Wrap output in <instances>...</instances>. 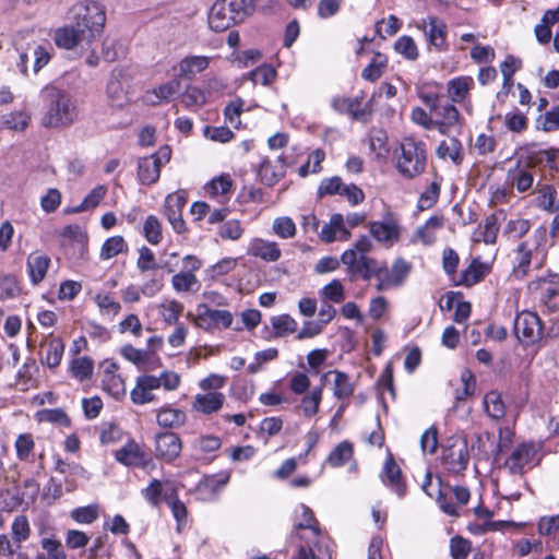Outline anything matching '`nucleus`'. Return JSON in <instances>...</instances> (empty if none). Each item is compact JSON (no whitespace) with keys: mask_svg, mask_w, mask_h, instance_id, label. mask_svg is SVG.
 <instances>
[{"mask_svg":"<svg viewBox=\"0 0 559 559\" xmlns=\"http://www.w3.org/2000/svg\"><path fill=\"white\" fill-rule=\"evenodd\" d=\"M254 11L253 0H216L209 12V26L224 32L243 22Z\"/></svg>","mask_w":559,"mask_h":559,"instance_id":"1","label":"nucleus"},{"mask_svg":"<svg viewBox=\"0 0 559 559\" xmlns=\"http://www.w3.org/2000/svg\"><path fill=\"white\" fill-rule=\"evenodd\" d=\"M419 97L433 117L435 129L447 136L451 132L461 134L464 119L452 103L436 93H421Z\"/></svg>","mask_w":559,"mask_h":559,"instance_id":"2","label":"nucleus"},{"mask_svg":"<svg viewBox=\"0 0 559 559\" xmlns=\"http://www.w3.org/2000/svg\"><path fill=\"white\" fill-rule=\"evenodd\" d=\"M69 19L81 29L83 35L95 41L104 32L106 11L98 2L85 0L71 8Z\"/></svg>","mask_w":559,"mask_h":559,"instance_id":"3","label":"nucleus"},{"mask_svg":"<svg viewBox=\"0 0 559 559\" xmlns=\"http://www.w3.org/2000/svg\"><path fill=\"white\" fill-rule=\"evenodd\" d=\"M49 108L43 118L46 128H67L78 118L75 99L67 92L58 88H48Z\"/></svg>","mask_w":559,"mask_h":559,"instance_id":"4","label":"nucleus"},{"mask_svg":"<svg viewBox=\"0 0 559 559\" xmlns=\"http://www.w3.org/2000/svg\"><path fill=\"white\" fill-rule=\"evenodd\" d=\"M14 46L19 56L16 67L24 75H27L29 68L33 73H38L51 59L50 50L29 34H17Z\"/></svg>","mask_w":559,"mask_h":559,"instance_id":"5","label":"nucleus"},{"mask_svg":"<svg viewBox=\"0 0 559 559\" xmlns=\"http://www.w3.org/2000/svg\"><path fill=\"white\" fill-rule=\"evenodd\" d=\"M397 170L406 178H414L425 171L427 148L425 142L414 136L404 138L400 144Z\"/></svg>","mask_w":559,"mask_h":559,"instance_id":"6","label":"nucleus"},{"mask_svg":"<svg viewBox=\"0 0 559 559\" xmlns=\"http://www.w3.org/2000/svg\"><path fill=\"white\" fill-rule=\"evenodd\" d=\"M372 243L369 237L361 236L356 240L353 248L344 251L341 257L343 264L347 265V271L352 281L361 277L369 281L370 270L376 265L377 261L367 257L371 250Z\"/></svg>","mask_w":559,"mask_h":559,"instance_id":"7","label":"nucleus"},{"mask_svg":"<svg viewBox=\"0 0 559 559\" xmlns=\"http://www.w3.org/2000/svg\"><path fill=\"white\" fill-rule=\"evenodd\" d=\"M412 271V264L403 258L394 260L392 266L389 269L384 265H379L378 262L370 270L369 281L376 277V289L378 292L388 290L392 287H400L404 284Z\"/></svg>","mask_w":559,"mask_h":559,"instance_id":"8","label":"nucleus"},{"mask_svg":"<svg viewBox=\"0 0 559 559\" xmlns=\"http://www.w3.org/2000/svg\"><path fill=\"white\" fill-rule=\"evenodd\" d=\"M171 158V148L163 145L152 155L138 159V179L140 183L151 186L158 181L160 169Z\"/></svg>","mask_w":559,"mask_h":559,"instance_id":"9","label":"nucleus"},{"mask_svg":"<svg viewBox=\"0 0 559 559\" xmlns=\"http://www.w3.org/2000/svg\"><path fill=\"white\" fill-rule=\"evenodd\" d=\"M442 461L452 473L459 474L465 471L469 462L466 438L457 435L450 437L443 449Z\"/></svg>","mask_w":559,"mask_h":559,"instance_id":"10","label":"nucleus"},{"mask_svg":"<svg viewBox=\"0 0 559 559\" xmlns=\"http://www.w3.org/2000/svg\"><path fill=\"white\" fill-rule=\"evenodd\" d=\"M513 331L520 343L524 345L534 344L540 340L543 334L540 319L531 311L518 313L514 319Z\"/></svg>","mask_w":559,"mask_h":559,"instance_id":"11","label":"nucleus"},{"mask_svg":"<svg viewBox=\"0 0 559 559\" xmlns=\"http://www.w3.org/2000/svg\"><path fill=\"white\" fill-rule=\"evenodd\" d=\"M52 38L57 47L67 50L76 47H90L94 43L88 36L83 35L72 21H70V24L56 28Z\"/></svg>","mask_w":559,"mask_h":559,"instance_id":"12","label":"nucleus"},{"mask_svg":"<svg viewBox=\"0 0 559 559\" xmlns=\"http://www.w3.org/2000/svg\"><path fill=\"white\" fill-rule=\"evenodd\" d=\"M233 320L234 317L230 311L212 309L202 305L199 306L195 324L205 331H213L218 328H230Z\"/></svg>","mask_w":559,"mask_h":559,"instance_id":"13","label":"nucleus"},{"mask_svg":"<svg viewBox=\"0 0 559 559\" xmlns=\"http://www.w3.org/2000/svg\"><path fill=\"white\" fill-rule=\"evenodd\" d=\"M182 449V443L178 435L174 432H160L155 437V454L157 459L165 462L176 460Z\"/></svg>","mask_w":559,"mask_h":559,"instance_id":"14","label":"nucleus"},{"mask_svg":"<svg viewBox=\"0 0 559 559\" xmlns=\"http://www.w3.org/2000/svg\"><path fill=\"white\" fill-rule=\"evenodd\" d=\"M158 389L156 376L142 374L136 378L134 388L130 392L131 401L136 405H143L155 401L154 391Z\"/></svg>","mask_w":559,"mask_h":559,"instance_id":"15","label":"nucleus"},{"mask_svg":"<svg viewBox=\"0 0 559 559\" xmlns=\"http://www.w3.org/2000/svg\"><path fill=\"white\" fill-rule=\"evenodd\" d=\"M40 360L49 368L60 365L63 356L64 344L60 337L47 335L40 343Z\"/></svg>","mask_w":559,"mask_h":559,"instance_id":"16","label":"nucleus"},{"mask_svg":"<svg viewBox=\"0 0 559 559\" xmlns=\"http://www.w3.org/2000/svg\"><path fill=\"white\" fill-rule=\"evenodd\" d=\"M248 254L265 262H277L282 257V250L275 241L253 238L248 246Z\"/></svg>","mask_w":559,"mask_h":559,"instance_id":"17","label":"nucleus"},{"mask_svg":"<svg viewBox=\"0 0 559 559\" xmlns=\"http://www.w3.org/2000/svg\"><path fill=\"white\" fill-rule=\"evenodd\" d=\"M226 396L218 391L199 393L194 396L192 409L203 415L217 413L224 405Z\"/></svg>","mask_w":559,"mask_h":559,"instance_id":"18","label":"nucleus"},{"mask_svg":"<svg viewBox=\"0 0 559 559\" xmlns=\"http://www.w3.org/2000/svg\"><path fill=\"white\" fill-rule=\"evenodd\" d=\"M210 64V58L206 56H189L179 61L174 67V71L180 79L191 80L198 73L204 71Z\"/></svg>","mask_w":559,"mask_h":559,"instance_id":"19","label":"nucleus"},{"mask_svg":"<svg viewBox=\"0 0 559 559\" xmlns=\"http://www.w3.org/2000/svg\"><path fill=\"white\" fill-rule=\"evenodd\" d=\"M534 455V449L528 443L519 444L504 462V467L513 475L523 473Z\"/></svg>","mask_w":559,"mask_h":559,"instance_id":"20","label":"nucleus"},{"mask_svg":"<svg viewBox=\"0 0 559 559\" xmlns=\"http://www.w3.org/2000/svg\"><path fill=\"white\" fill-rule=\"evenodd\" d=\"M350 231L345 227L344 217L341 214L332 215L330 222L325 224L320 233L321 239L326 242L335 240L345 241L350 238Z\"/></svg>","mask_w":559,"mask_h":559,"instance_id":"21","label":"nucleus"},{"mask_svg":"<svg viewBox=\"0 0 559 559\" xmlns=\"http://www.w3.org/2000/svg\"><path fill=\"white\" fill-rule=\"evenodd\" d=\"M383 483L389 486L400 498L406 495V484L402 477V471L392 456H389L383 466Z\"/></svg>","mask_w":559,"mask_h":559,"instance_id":"22","label":"nucleus"},{"mask_svg":"<svg viewBox=\"0 0 559 559\" xmlns=\"http://www.w3.org/2000/svg\"><path fill=\"white\" fill-rule=\"evenodd\" d=\"M528 288L532 292L539 290L540 301L549 311L556 312L559 310V288L544 278L532 282Z\"/></svg>","mask_w":559,"mask_h":559,"instance_id":"23","label":"nucleus"},{"mask_svg":"<svg viewBox=\"0 0 559 559\" xmlns=\"http://www.w3.org/2000/svg\"><path fill=\"white\" fill-rule=\"evenodd\" d=\"M424 31L430 45L435 46L438 50H447L448 46L445 43L447 37V25L437 16H430L428 21V29L426 28V22L424 21Z\"/></svg>","mask_w":559,"mask_h":559,"instance_id":"24","label":"nucleus"},{"mask_svg":"<svg viewBox=\"0 0 559 559\" xmlns=\"http://www.w3.org/2000/svg\"><path fill=\"white\" fill-rule=\"evenodd\" d=\"M60 237L63 247H73L81 253L84 251L88 239L86 231L79 225H68L63 227Z\"/></svg>","mask_w":559,"mask_h":559,"instance_id":"25","label":"nucleus"},{"mask_svg":"<svg viewBox=\"0 0 559 559\" xmlns=\"http://www.w3.org/2000/svg\"><path fill=\"white\" fill-rule=\"evenodd\" d=\"M233 180L228 175H221L214 178L211 182H209L205 187V193L212 198L217 200L218 202H224L228 200L231 193Z\"/></svg>","mask_w":559,"mask_h":559,"instance_id":"26","label":"nucleus"},{"mask_svg":"<svg viewBox=\"0 0 559 559\" xmlns=\"http://www.w3.org/2000/svg\"><path fill=\"white\" fill-rule=\"evenodd\" d=\"M323 384L333 383L334 394L338 399H344L353 393V385L348 380V377L340 371H329L321 377Z\"/></svg>","mask_w":559,"mask_h":559,"instance_id":"27","label":"nucleus"},{"mask_svg":"<svg viewBox=\"0 0 559 559\" xmlns=\"http://www.w3.org/2000/svg\"><path fill=\"white\" fill-rule=\"evenodd\" d=\"M50 265V259L47 255L32 253L27 258V270L31 282L38 285L46 276Z\"/></svg>","mask_w":559,"mask_h":559,"instance_id":"28","label":"nucleus"},{"mask_svg":"<svg viewBox=\"0 0 559 559\" xmlns=\"http://www.w3.org/2000/svg\"><path fill=\"white\" fill-rule=\"evenodd\" d=\"M488 271L489 267L487 264L480 262L478 259H474L469 266L461 272L460 280L456 285H463L466 287L473 286L481 281Z\"/></svg>","mask_w":559,"mask_h":559,"instance_id":"29","label":"nucleus"},{"mask_svg":"<svg viewBox=\"0 0 559 559\" xmlns=\"http://www.w3.org/2000/svg\"><path fill=\"white\" fill-rule=\"evenodd\" d=\"M156 420L160 427L177 428L186 423L187 415L181 409L165 406L157 411Z\"/></svg>","mask_w":559,"mask_h":559,"instance_id":"30","label":"nucleus"},{"mask_svg":"<svg viewBox=\"0 0 559 559\" xmlns=\"http://www.w3.org/2000/svg\"><path fill=\"white\" fill-rule=\"evenodd\" d=\"M436 154L439 158L450 157L455 164L463 162V145L456 136H450V143L441 141L437 147Z\"/></svg>","mask_w":559,"mask_h":559,"instance_id":"31","label":"nucleus"},{"mask_svg":"<svg viewBox=\"0 0 559 559\" xmlns=\"http://www.w3.org/2000/svg\"><path fill=\"white\" fill-rule=\"evenodd\" d=\"M474 85L471 76L455 78L448 83V94L452 103H461L468 95Z\"/></svg>","mask_w":559,"mask_h":559,"instance_id":"32","label":"nucleus"},{"mask_svg":"<svg viewBox=\"0 0 559 559\" xmlns=\"http://www.w3.org/2000/svg\"><path fill=\"white\" fill-rule=\"evenodd\" d=\"M171 287L177 293H195L199 290L201 284L195 276L191 272H178L171 276L170 280Z\"/></svg>","mask_w":559,"mask_h":559,"instance_id":"33","label":"nucleus"},{"mask_svg":"<svg viewBox=\"0 0 559 559\" xmlns=\"http://www.w3.org/2000/svg\"><path fill=\"white\" fill-rule=\"evenodd\" d=\"M370 233L380 242H392L399 239V228L393 221L371 223Z\"/></svg>","mask_w":559,"mask_h":559,"instance_id":"34","label":"nucleus"},{"mask_svg":"<svg viewBox=\"0 0 559 559\" xmlns=\"http://www.w3.org/2000/svg\"><path fill=\"white\" fill-rule=\"evenodd\" d=\"M508 179L515 186L519 192H525L533 186L534 177L528 167H522L520 163L508 171Z\"/></svg>","mask_w":559,"mask_h":559,"instance_id":"35","label":"nucleus"},{"mask_svg":"<svg viewBox=\"0 0 559 559\" xmlns=\"http://www.w3.org/2000/svg\"><path fill=\"white\" fill-rule=\"evenodd\" d=\"M259 176L265 185L272 186L284 176V166L280 159L273 164L270 159L265 158L260 164Z\"/></svg>","mask_w":559,"mask_h":559,"instance_id":"36","label":"nucleus"},{"mask_svg":"<svg viewBox=\"0 0 559 559\" xmlns=\"http://www.w3.org/2000/svg\"><path fill=\"white\" fill-rule=\"evenodd\" d=\"M183 311V305L175 299H166L158 305V313L162 320L168 324H179V318Z\"/></svg>","mask_w":559,"mask_h":559,"instance_id":"37","label":"nucleus"},{"mask_svg":"<svg viewBox=\"0 0 559 559\" xmlns=\"http://www.w3.org/2000/svg\"><path fill=\"white\" fill-rule=\"evenodd\" d=\"M115 457L118 462L127 466H138L143 462L141 450L135 443H128L120 450L116 451Z\"/></svg>","mask_w":559,"mask_h":559,"instance_id":"38","label":"nucleus"},{"mask_svg":"<svg viewBox=\"0 0 559 559\" xmlns=\"http://www.w3.org/2000/svg\"><path fill=\"white\" fill-rule=\"evenodd\" d=\"M128 250V245L122 236H114L105 240L100 248V260H109Z\"/></svg>","mask_w":559,"mask_h":559,"instance_id":"39","label":"nucleus"},{"mask_svg":"<svg viewBox=\"0 0 559 559\" xmlns=\"http://www.w3.org/2000/svg\"><path fill=\"white\" fill-rule=\"evenodd\" d=\"M94 370L93 360L86 356L73 358L70 365V373L79 381L87 380Z\"/></svg>","mask_w":559,"mask_h":559,"instance_id":"40","label":"nucleus"},{"mask_svg":"<svg viewBox=\"0 0 559 559\" xmlns=\"http://www.w3.org/2000/svg\"><path fill=\"white\" fill-rule=\"evenodd\" d=\"M484 406L487 415L492 419H501L506 415V407L499 393L491 391L484 397Z\"/></svg>","mask_w":559,"mask_h":559,"instance_id":"41","label":"nucleus"},{"mask_svg":"<svg viewBox=\"0 0 559 559\" xmlns=\"http://www.w3.org/2000/svg\"><path fill=\"white\" fill-rule=\"evenodd\" d=\"M353 444L348 441H343L331 451L326 463L333 467L342 466L353 456Z\"/></svg>","mask_w":559,"mask_h":559,"instance_id":"42","label":"nucleus"},{"mask_svg":"<svg viewBox=\"0 0 559 559\" xmlns=\"http://www.w3.org/2000/svg\"><path fill=\"white\" fill-rule=\"evenodd\" d=\"M271 325L276 337H284L297 330L296 320L289 314H281L271 318Z\"/></svg>","mask_w":559,"mask_h":559,"instance_id":"43","label":"nucleus"},{"mask_svg":"<svg viewBox=\"0 0 559 559\" xmlns=\"http://www.w3.org/2000/svg\"><path fill=\"white\" fill-rule=\"evenodd\" d=\"M143 234L145 239L153 246H157L162 242V223L156 216L150 215L146 217L143 225Z\"/></svg>","mask_w":559,"mask_h":559,"instance_id":"44","label":"nucleus"},{"mask_svg":"<svg viewBox=\"0 0 559 559\" xmlns=\"http://www.w3.org/2000/svg\"><path fill=\"white\" fill-rule=\"evenodd\" d=\"M43 552L37 559H67L61 543L56 538H43L40 542Z\"/></svg>","mask_w":559,"mask_h":559,"instance_id":"45","label":"nucleus"},{"mask_svg":"<svg viewBox=\"0 0 559 559\" xmlns=\"http://www.w3.org/2000/svg\"><path fill=\"white\" fill-rule=\"evenodd\" d=\"M13 544L21 548V544L25 542L31 534L28 520L25 515H19L14 519L11 525Z\"/></svg>","mask_w":559,"mask_h":559,"instance_id":"46","label":"nucleus"},{"mask_svg":"<svg viewBox=\"0 0 559 559\" xmlns=\"http://www.w3.org/2000/svg\"><path fill=\"white\" fill-rule=\"evenodd\" d=\"M272 231L282 239H290L296 235V225L288 216L276 217L272 223Z\"/></svg>","mask_w":559,"mask_h":559,"instance_id":"47","label":"nucleus"},{"mask_svg":"<svg viewBox=\"0 0 559 559\" xmlns=\"http://www.w3.org/2000/svg\"><path fill=\"white\" fill-rule=\"evenodd\" d=\"M16 457L21 461H27L35 449V441L31 433H21L17 436L15 443Z\"/></svg>","mask_w":559,"mask_h":559,"instance_id":"48","label":"nucleus"},{"mask_svg":"<svg viewBox=\"0 0 559 559\" xmlns=\"http://www.w3.org/2000/svg\"><path fill=\"white\" fill-rule=\"evenodd\" d=\"M300 510L302 518L296 523L297 535L300 539H306V534L314 535L312 510L304 504L300 506Z\"/></svg>","mask_w":559,"mask_h":559,"instance_id":"49","label":"nucleus"},{"mask_svg":"<svg viewBox=\"0 0 559 559\" xmlns=\"http://www.w3.org/2000/svg\"><path fill=\"white\" fill-rule=\"evenodd\" d=\"M187 203V193L183 190H178L167 195L165 200L164 213L169 214H182V211Z\"/></svg>","mask_w":559,"mask_h":559,"instance_id":"50","label":"nucleus"},{"mask_svg":"<svg viewBox=\"0 0 559 559\" xmlns=\"http://www.w3.org/2000/svg\"><path fill=\"white\" fill-rule=\"evenodd\" d=\"M180 78L175 73V78L153 90V94L155 97L160 100H170L175 95H177L180 91Z\"/></svg>","mask_w":559,"mask_h":559,"instance_id":"51","label":"nucleus"},{"mask_svg":"<svg viewBox=\"0 0 559 559\" xmlns=\"http://www.w3.org/2000/svg\"><path fill=\"white\" fill-rule=\"evenodd\" d=\"M31 116L23 111H13L3 116V126L13 131H23L27 128Z\"/></svg>","mask_w":559,"mask_h":559,"instance_id":"52","label":"nucleus"},{"mask_svg":"<svg viewBox=\"0 0 559 559\" xmlns=\"http://www.w3.org/2000/svg\"><path fill=\"white\" fill-rule=\"evenodd\" d=\"M21 287L14 276L0 273V301L19 296Z\"/></svg>","mask_w":559,"mask_h":559,"instance_id":"53","label":"nucleus"},{"mask_svg":"<svg viewBox=\"0 0 559 559\" xmlns=\"http://www.w3.org/2000/svg\"><path fill=\"white\" fill-rule=\"evenodd\" d=\"M518 252V265L513 269V274L518 278H522L526 275L528 266L531 264L532 252L527 248L526 242H521L516 249Z\"/></svg>","mask_w":559,"mask_h":559,"instance_id":"54","label":"nucleus"},{"mask_svg":"<svg viewBox=\"0 0 559 559\" xmlns=\"http://www.w3.org/2000/svg\"><path fill=\"white\" fill-rule=\"evenodd\" d=\"M163 484L158 479H152L147 487L143 488L141 493L143 498L153 507H159L163 500Z\"/></svg>","mask_w":559,"mask_h":559,"instance_id":"55","label":"nucleus"},{"mask_svg":"<svg viewBox=\"0 0 559 559\" xmlns=\"http://www.w3.org/2000/svg\"><path fill=\"white\" fill-rule=\"evenodd\" d=\"M94 301L103 314L118 316L121 311L120 302L116 301L110 295L98 293L94 297Z\"/></svg>","mask_w":559,"mask_h":559,"instance_id":"56","label":"nucleus"},{"mask_svg":"<svg viewBox=\"0 0 559 559\" xmlns=\"http://www.w3.org/2000/svg\"><path fill=\"white\" fill-rule=\"evenodd\" d=\"M107 96L112 107L122 108L126 104V95L121 82L118 79H111L107 83Z\"/></svg>","mask_w":559,"mask_h":559,"instance_id":"57","label":"nucleus"},{"mask_svg":"<svg viewBox=\"0 0 559 559\" xmlns=\"http://www.w3.org/2000/svg\"><path fill=\"white\" fill-rule=\"evenodd\" d=\"M166 502L171 509V513L177 521V531L181 532L182 527L185 526L187 522V508L185 503L178 499L177 496L175 497H165Z\"/></svg>","mask_w":559,"mask_h":559,"instance_id":"58","label":"nucleus"},{"mask_svg":"<svg viewBox=\"0 0 559 559\" xmlns=\"http://www.w3.org/2000/svg\"><path fill=\"white\" fill-rule=\"evenodd\" d=\"M71 518L80 524H91L98 518V506L90 504L71 511Z\"/></svg>","mask_w":559,"mask_h":559,"instance_id":"59","label":"nucleus"},{"mask_svg":"<svg viewBox=\"0 0 559 559\" xmlns=\"http://www.w3.org/2000/svg\"><path fill=\"white\" fill-rule=\"evenodd\" d=\"M205 102V93L197 86H189L181 96V103L187 108L203 106Z\"/></svg>","mask_w":559,"mask_h":559,"instance_id":"60","label":"nucleus"},{"mask_svg":"<svg viewBox=\"0 0 559 559\" xmlns=\"http://www.w3.org/2000/svg\"><path fill=\"white\" fill-rule=\"evenodd\" d=\"M395 50L408 60H416L418 58V49L414 39L409 36L400 37L394 45Z\"/></svg>","mask_w":559,"mask_h":559,"instance_id":"61","label":"nucleus"},{"mask_svg":"<svg viewBox=\"0 0 559 559\" xmlns=\"http://www.w3.org/2000/svg\"><path fill=\"white\" fill-rule=\"evenodd\" d=\"M321 298L336 304L342 302L345 299V293L342 283L337 280H333L331 283L325 285L321 290Z\"/></svg>","mask_w":559,"mask_h":559,"instance_id":"62","label":"nucleus"},{"mask_svg":"<svg viewBox=\"0 0 559 559\" xmlns=\"http://www.w3.org/2000/svg\"><path fill=\"white\" fill-rule=\"evenodd\" d=\"M136 267L140 272L154 271L158 269L155 254L150 248L143 246L139 249Z\"/></svg>","mask_w":559,"mask_h":559,"instance_id":"63","label":"nucleus"},{"mask_svg":"<svg viewBox=\"0 0 559 559\" xmlns=\"http://www.w3.org/2000/svg\"><path fill=\"white\" fill-rule=\"evenodd\" d=\"M219 236L226 240H238L243 235V228L237 219L227 221L219 227Z\"/></svg>","mask_w":559,"mask_h":559,"instance_id":"64","label":"nucleus"}]
</instances>
